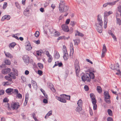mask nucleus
<instances>
[{
	"label": "nucleus",
	"mask_w": 121,
	"mask_h": 121,
	"mask_svg": "<svg viewBox=\"0 0 121 121\" xmlns=\"http://www.w3.org/2000/svg\"><path fill=\"white\" fill-rule=\"evenodd\" d=\"M95 75L94 73L92 72H91L89 73H86L83 74V75L82 76V80L85 82L86 81L87 82H89L91 80V79H94Z\"/></svg>",
	"instance_id": "nucleus-1"
},
{
	"label": "nucleus",
	"mask_w": 121,
	"mask_h": 121,
	"mask_svg": "<svg viewBox=\"0 0 121 121\" xmlns=\"http://www.w3.org/2000/svg\"><path fill=\"white\" fill-rule=\"evenodd\" d=\"M59 8L60 13H61L67 11L69 7L65 4V2L64 0H60Z\"/></svg>",
	"instance_id": "nucleus-2"
},
{
	"label": "nucleus",
	"mask_w": 121,
	"mask_h": 121,
	"mask_svg": "<svg viewBox=\"0 0 121 121\" xmlns=\"http://www.w3.org/2000/svg\"><path fill=\"white\" fill-rule=\"evenodd\" d=\"M4 78L10 82H13L12 79H15L16 77L14 75V73L11 72L9 73L8 75L5 76Z\"/></svg>",
	"instance_id": "nucleus-3"
},
{
	"label": "nucleus",
	"mask_w": 121,
	"mask_h": 121,
	"mask_svg": "<svg viewBox=\"0 0 121 121\" xmlns=\"http://www.w3.org/2000/svg\"><path fill=\"white\" fill-rule=\"evenodd\" d=\"M74 66L76 75L77 76H78L80 69L78 60L77 59L75 61Z\"/></svg>",
	"instance_id": "nucleus-4"
},
{
	"label": "nucleus",
	"mask_w": 121,
	"mask_h": 121,
	"mask_svg": "<svg viewBox=\"0 0 121 121\" xmlns=\"http://www.w3.org/2000/svg\"><path fill=\"white\" fill-rule=\"evenodd\" d=\"M104 100L105 102L108 104H110L111 102L110 99V96L108 92L104 91Z\"/></svg>",
	"instance_id": "nucleus-5"
},
{
	"label": "nucleus",
	"mask_w": 121,
	"mask_h": 121,
	"mask_svg": "<svg viewBox=\"0 0 121 121\" xmlns=\"http://www.w3.org/2000/svg\"><path fill=\"white\" fill-rule=\"evenodd\" d=\"M12 108L13 110L17 109L19 108L20 105L18 102H14L12 103L11 104Z\"/></svg>",
	"instance_id": "nucleus-6"
},
{
	"label": "nucleus",
	"mask_w": 121,
	"mask_h": 121,
	"mask_svg": "<svg viewBox=\"0 0 121 121\" xmlns=\"http://www.w3.org/2000/svg\"><path fill=\"white\" fill-rule=\"evenodd\" d=\"M110 67L111 69L113 70H116L117 71H120L119 65L117 64H114V66L111 64L110 65Z\"/></svg>",
	"instance_id": "nucleus-7"
},
{
	"label": "nucleus",
	"mask_w": 121,
	"mask_h": 121,
	"mask_svg": "<svg viewBox=\"0 0 121 121\" xmlns=\"http://www.w3.org/2000/svg\"><path fill=\"white\" fill-rule=\"evenodd\" d=\"M11 70V69L9 68H6L3 69L2 71V73L4 74H6L10 72Z\"/></svg>",
	"instance_id": "nucleus-8"
},
{
	"label": "nucleus",
	"mask_w": 121,
	"mask_h": 121,
	"mask_svg": "<svg viewBox=\"0 0 121 121\" xmlns=\"http://www.w3.org/2000/svg\"><path fill=\"white\" fill-rule=\"evenodd\" d=\"M62 30L64 31L68 32L69 31V29L68 26L66 24H63L61 26Z\"/></svg>",
	"instance_id": "nucleus-9"
},
{
	"label": "nucleus",
	"mask_w": 121,
	"mask_h": 121,
	"mask_svg": "<svg viewBox=\"0 0 121 121\" xmlns=\"http://www.w3.org/2000/svg\"><path fill=\"white\" fill-rule=\"evenodd\" d=\"M23 59L24 62L26 64L29 63V58L27 55H24L23 57Z\"/></svg>",
	"instance_id": "nucleus-10"
},
{
	"label": "nucleus",
	"mask_w": 121,
	"mask_h": 121,
	"mask_svg": "<svg viewBox=\"0 0 121 121\" xmlns=\"http://www.w3.org/2000/svg\"><path fill=\"white\" fill-rule=\"evenodd\" d=\"M107 49L105 44L103 45V48L102 52L101 57H104L105 55Z\"/></svg>",
	"instance_id": "nucleus-11"
},
{
	"label": "nucleus",
	"mask_w": 121,
	"mask_h": 121,
	"mask_svg": "<svg viewBox=\"0 0 121 121\" xmlns=\"http://www.w3.org/2000/svg\"><path fill=\"white\" fill-rule=\"evenodd\" d=\"M56 98L57 99L61 102L64 103H65L66 102V100L64 99L63 97H60L56 96Z\"/></svg>",
	"instance_id": "nucleus-12"
},
{
	"label": "nucleus",
	"mask_w": 121,
	"mask_h": 121,
	"mask_svg": "<svg viewBox=\"0 0 121 121\" xmlns=\"http://www.w3.org/2000/svg\"><path fill=\"white\" fill-rule=\"evenodd\" d=\"M64 53L63 56V58L65 60H67L68 58V55L67 53V50H65L64 51V52H63Z\"/></svg>",
	"instance_id": "nucleus-13"
},
{
	"label": "nucleus",
	"mask_w": 121,
	"mask_h": 121,
	"mask_svg": "<svg viewBox=\"0 0 121 121\" xmlns=\"http://www.w3.org/2000/svg\"><path fill=\"white\" fill-rule=\"evenodd\" d=\"M98 23L97 24H98V25L99 24L100 26H102L103 25V22L102 18L100 17H99V15L98 16Z\"/></svg>",
	"instance_id": "nucleus-14"
},
{
	"label": "nucleus",
	"mask_w": 121,
	"mask_h": 121,
	"mask_svg": "<svg viewBox=\"0 0 121 121\" xmlns=\"http://www.w3.org/2000/svg\"><path fill=\"white\" fill-rule=\"evenodd\" d=\"M96 25L97 26L96 29L97 31L99 33H101L103 31V29L102 27V26H98V24H96Z\"/></svg>",
	"instance_id": "nucleus-15"
},
{
	"label": "nucleus",
	"mask_w": 121,
	"mask_h": 121,
	"mask_svg": "<svg viewBox=\"0 0 121 121\" xmlns=\"http://www.w3.org/2000/svg\"><path fill=\"white\" fill-rule=\"evenodd\" d=\"M24 15L26 16H29L30 14L29 13V9L26 8L24 10Z\"/></svg>",
	"instance_id": "nucleus-16"
},
{
	"label": "nucleus",
	"mask_w": 121,
	"mask_h": 121,
	"mask_svg": "<svg viewBox=\"0 0 121 121\" xmlns=\"http://www.w3.org/2000/svg\"><path fill=\"white\" fill-rule=\"evenodd\" d=\"M25 45L26 46V50H27L29 51L31 50L32 48V47H31L30 44L29 43H26L25 44Z\"/></svg>",
	"instance_id": "nucleus-17"
},
{
	"label": "nucleus",
	"mask_w": 121,
	"mask_h": 121,
	"mask_svg": "<svg viewBox=\"0 0 121 121\" xmlns=\"http://www.w3.org/2000/svg\"><path fill=\"white\" fill-rule=\"evenodd\" d=\"M112 13L113 12L111 11H110L108 12L105 11L104 13V17H107V16L112 14Z\"/></svg>",
	"instance_id": "nucleus-18"
},
{
	"label": "nucleus",
	"mask_w": 121,
	"mask_h": 121,
	"mask_svg": "<svg viewBox=\"0 0 121 121\" xmlns=\"http://www.w3.org/2000/svg\"><path fill=\"white\" fill-rule=\"evenodd\" d=\"M13 82L10 81L4 82L3 84L4 86H7L11 85Z\"/></svg>",
	"instance_id": "nucleus-19"
},
{
	"label": "nucleus",
	"mask_w": 121,
	"mask_h": 121,
	"mask_svg": "<svg viewBox=\"0 0 121 121\" xmlns=\"http://www.w3.org/2000/svg\"><path fill=\"white\" fill-rule=\"evenodd\" d=\"M63 65L62 63L61 62H59V61H57L55 62V64L53 66V68H54L56 66L58 65L59 67H60Z\"/></svg>",
	"instance_id": "nucleus-20"
},
{
	"label": "nucleus",
	"mask_w": 121,
	"mask_h": 121,
	"mask_svg": "<svg viewBox=\"0 0 121 121\" xmlns=\"http://www.w3.org/2000/svg\"><path fill=\"white\" fill-rule=\"evenodd\" d=\"M104 28L105 29L107 27V24L108 21V19L107 17H104Z\"/></svg>",
	"instance_id": "nucleus-21"
},
{
	"label": "nucleus",
	"mask_w": 121,
	"mask_h": 121,
	"mask_svg": "<svg viewBox=\"0 0 121 121\" xmlns=\"http://www.w3.org/2000/svg\"><path fill=\"white\" fill-rule=\"evenodd\" d=\"M48 87L53 92H55V90L54 88V86L52 84L50 83L48 85Z\"/></svg>",
	"instance_id": "nucleus-22"
},
{
	"label": "nucleus",
	"mask_w": 121,
	"mask_h": 121,
	"mask_svg": "<svg viewBox=\"0 0 121 121\" xmlns=\"http://www.w3.org/2000/svg\"><path fill=\"white\" fill-rule=\"evenodd\" d=\"M60 96L61 97L64 98L67 100H69L70 99V95H66L63 94L61 95Z\"/></svg>",
	"instance_id": "nucleus-23"
},
{
	"label": "nucleus",
	"mask_w": 121,
	"mask_h": 121,
	"mask_svg": "<svg viewBox=\"0 0 121 121\" xmlns=\"http://www.w3.org/2000/svg\"><path fill=\"white\" fill-rule=\"evenodd\" d=\"M32 85L34 88L37 89V86L36 82L35 81L32 80L31 81Z\"/></svg>",
	"instance_id": "nucleus-24"
},
{
	"label": "nucleus",
	"mask_w": 121,
	"mask_h": 121,
	"mask_svg": "<svg viewBox=\"0 0 121 121\" xmlns=\"http://www.w3.org/2000/svg\"><path fill=\"white\" fill-rule=\"evenodd\" d=\"M4 53L6 57L10 58H13V56L9 53L6 52H4Z\"/></svg>",
	"instance_id": "nucleus-25"
},
{
	"label": "nucleus",
	"mask_w": 121,
	"mask_h": 121,
	"mask_svg": "<svg viewBox=\"0 0 121 121\" xmlns=\"http://www.w3.org/2000/svg\"><path fill=\"white\" fill-rule=\"evenodd\" d=\"M76 33L75 35V36L78 35L81 37H83L84 36V35L82 33L79 32L78 31L76 30Z\"/></svg>",
	"instance_id": "nucleus-26"
},
{
	"label": "nucleus",
	"mask_w": 121,
	"mask_h": 121,
	"mask_svg": "<svg viewBox=\"0 0 121 121\" xmlns=\"http://www.w3.org/2000/svg\"><path fill=\"white\" fill-rule=\"evenodd\" d=\"M13 89L9 88L7 89L5 91L6 92L9 94L11 92H12L13 91Z\"/></svg>",
	"instance_id": "nucleus-27"
},
{
	"label": "nucleus",
	"mask_w": 121,
	"mask_h": 121,
	"mask_svg": "<svg viewBox=\"0 0 121 121\" xmlns=\"http://www.w3.org/2000/svg\"><path fill=\"white\" fill-rule=\"evenodd\" d=\"M55 54V57L56 59H58L60 57V55L58 52L57 51H54V54Z\"/></svg>",
	"instance_id": "nucleus-28"
},
{
	"label": "nucleus",
	"mask_w": 121,
	"mask_h": 121,
	"mask_svg": "<svg viewBox=\"0 0 121 121\" xmlns=\"http://www.w3.org/2000/svg\"><path fill=\"white\" fill-rule=\"evenodd\" d=\"M97 90L98 92L99 93H101L102 92V89L100 86H97Z\"/></svg>",
	"instance_id": "nucleus-29"
},
{
	"label": "nucleus",
	"mask_w": 121,
	"mask_h": 121,
	"mask_svg": "<svg viewBox=\"0 0 121 121\" xmlns=\"http://www.w3.org/2000/svg\"><path fill=\"white\" fill-rule=\"evenodd\" d=\"M73 41L74 43V44L78 45L79 43L80 40V39L78 38L75 40H73Z\"/></svg>",
	"instance_id": "nucleus-30"
},
{
	"label": "nucleus",
	"mask_w": 121,
	"mask_h": 121,
	"mask_svg": "<svg viewBox=\"0 0 121 121\" xmlns=\"http://www.w3.org/2000/svg\"><path fill=\"white\" fill-rule=\"evenodd\" d=\"M70 50L71 52L72 53V55L73 54L74 52V49H73V44L72 43H70Z\"/></svg>",
	"instance_id": "nucleus-31"
},
{
	"label": "nucleus",
	"mask_w": 121,
	"mask_h": 121,
	"mask_svg": "<svg viewBox=\"0 0 121 121\" xmlns=\"http://www.w3.org/2000/svg\"><path fill=\"white\" fill-rule=\"evenodd\" d=\"M82 101L81 99H80L78 101L77 104L78 106L82 107Z\"/></svg>",
	"instance_id": "nucleus-32"
},
{
	"label": "nucleus",
	"mask_w": 121,
	"mask_h": 121,
	"mask_svg": "<svg viewBox=\"0 0 121 121\" xmlns=\"http://www.w3.org/2000/svg\"><path fill=\"white\" fill-rule=\"evenodd\" d=\"M16 45V43L15 42H13L9 44V47L10 48H13Z\"/></svg>",
	"instance_id": "nucleus-33"
},
{
	"label": "nucleus",
	"mask_w": 121,
	"mask_h": 121,
	"mask_svg": "<svg viewBox=\"0 0 121 121\" xmlns=\"http://www.w3.org/2000/svg\"><path fill=\"white\" fill-rule=\"evenodd\" d=\"M82 110V107L78 106L76 108V111L78 112H79Z\"/></svg>",
	"instance_id": "nucleus-34"
},
{
	"label": "nucleus",
	"mask_w": 121,
	"mask_h": 121,
	"mask_svg": "<svg viewBox=\"0 0 121 121\" xmlns=\"http://www.w3.org/2000/svg\"><path fill=\"white\" fill-rule=\"evenodd\" d=\"M27 96V95H26L25 97V102L24 104V106H26L27 105L28 100V98Z\"/></svg>",
	"instance_id": "nucleus-35"
},
{
	"label": "nucleus",
	"mask_w": 121,
	"mask_h": 121,
	"mask_svg": "<svg viewBox=\"0 0 121 121\" xmlns=\"http://www.w3.org/2000/svg\"><path fill=\"white\" fill-rule=\"evenodd\" d=\"M54 31V35L56 36H58L60 35V33L58 31H56V30H53Z\"/></svg>",
	"instance_id": "nucleus-36"
},
{
	"label": "nucleus",
	"mask_w": 121,
	"mask_h": 121,
	"mask_svg": "<svg viewBox=\"0 0 121 121\" xmlns=\"http://www.w3.org/2000/svg\"><path fill=\"white\" fill-rule=\"evenodd\" d=\"M13 71L14 72V74L15 76V75H16V76H18V72L17 71V69H13Z\"/></svg>",
	"instance_id": "nucleus-37"
},
{
	"label": "nucleus",
	"mask_w": 121,
	"mask_h": 121,
	"mask_svg": "<svg viewBox=\"0 0 121 121\" xmlns=\"http://www.w3.org/2000/svg\"><path fill=\"white\" fill-rule=\"evenodd\" d=\"M38 65L39 69H42L43 68V64L41 63H38Z\"/></svg>",
	"instance_id": "nucleus-38"
},
{
	"label": "nucleus",
	"mask_w": 121,
	"mask_h": 121,
	"mask_svg": "<svg viewBox=\"0 0 121 121\" xmlns=\"http://www.w3.org/2000/svg\"><path fill=\"white\" fill-rule=\"evenodd\" d=\"M48 57V62L49 63L51 62L52 61L53 59L52 56L51 55H49Z\"/></svg>",
	"instance_id": "nucleus-39"
},
{
	"label": "nucleus",
	"mask_w": 121,
	"mask_h": 121,
	"mask_svg": "<svg viewBox=\"0 0 121 121\" xmlns=\"http://www.w3.org/2000/svg\"><path fill=\"white\" fill-rule=\"evenodd\" d=\"M117 1H115L112 2H108V5L111 6L114 5L116 3Z\"/></svg>",
	"instance_id": "nucleus-40"
},
{
	"label": "nucleus",
	"mask_w": 121,
	"mask_h": 121,
	"mask_svg": "<svg viewBox=\"0 0 121 121\" xmlns=\"http://www.w3.org/2000/svg\"><path fill=\"white\" fill-rule=\"evenodd\" d=\"M117 23L119 25H121V21L120 19L118 18H117Z\"/></svg>",
	"instance_id": "nucleus-41"
},
{
	"label": "nucleus",
	"mask_w": 121,
	"mask_h": 121,
	"mask_svg": "<svg viewBox=\"0 0 121 121\" xmlns=\"http://www.w3.org/2000/svg\"><path fill=\"white\" fill-rule=\"evenodd\" d=\"M92 102L93 104H96V101L95 98H92Z\"/></svg>",
	"instance_id": "nucleus-42"
},
{
	"label": "nucleus",
	"mask_w": 121,
	"mask_h": 121,
	"mask_svg": "<svg viewBox=\"0 0 121 121\" xmlns=\"http://www.w3.org/2000/svg\"><path fill=\"white\" fill-rule=\"evenodd\" d=\"M5 64L7 65H9L10 64V60H6L5 61Z\"/></svg>",
	"instance_id": "nucleus-43"
},
{
	"label": "nucleus",
	"mask_w": 121,
	"mask_h": 121,
	"mask_svg": "<svg viewBox=\"0 0 121 121\" xmlns=\"http://www.w3.org/2000/svg\"><path fill=\"white\" fill-rule=\"evenodd\" d=\"M39 32L38 31H36L34 34L35 36L37 38L39 36Z\"/></svg>",
	"instance_id": "nucleus-44"
},
{
	"label": "nucleus",
	"mask_w": 121,
	"mask_h": 121,
	"mask_svg": "<svg viewBox=\"0 0 121 121\" xmlns=\"http://www.w3.org/2000/svg\"><path fill=\"white\" fill-rule=\"evenodd\" d=\"M43 52V51L42 50H40L39 51H37L36 52L37 54L38 55H40L42 54V53Z\"/></svg>",
	"instance_id": "nucleus-45"
},
{
	"label": "nucleus",
	"mask_w": 121,
	"mask_h": 121,
	"mask_svg": "<svg viewBox=\"0 0 121 121\" xmlns=\"http://www.w3.org/2000/svg\"><path fill=\"white\" fill-rule=\"evenodd\" d=\"M12 92L13 93H15L16 95H17L19 92L18 90L17 89H13V91Z\"/></svg>",
	"instance_id": "nucleus-46"
},
{
	"label": "nucleus",
	"mask_w": 121,
	"mask_h": 121,
	"mask_svg": "<svg viewBox=\"0 0 121 121\" xmlns=\"http://www.w3.org/2000/svg\"><path fill=\"white\" fill-rule=\"evenodd\" d=\"M108 115L110 116H112V112L111 110L110 109H108Z\"/></svg>",
	"instance_id": "nucleus-47"
},
{
	"label": "nucleus",
	"mask_w": 121,
	"mask_h": 121,
	"mask_svg": "<svg viewBox=\"0 0 121 121\" xmlns=\"http://www.w3.org/2000/svg\"><path fill=\"white\" fill-rule=\"evenodd\" d=\"M117 10L120 13V15L121 16V5L118 7Z\"/></svg>",
	"instance_id": "nucleus-48"
},
{
	"label": "nucleus",
	"mask_w": 121,
	"mask_h": 121,
	"mask_svg": "<svg viewBox=\"0 0 121 121\" xmlns=\"http://www.w3.org/2000/svg\"><path fill=\"white\" fill-rule=\"evenodd\" d=\"M17 97L18 98L21 99L22 98V95L20 93H18L17 95Z\"/></svg>",
	"instance_id": "nucleus-49"
},
{
	"label": "nucleus",
	"mask_w": 121,
	"mask_h": 121,
	"mask_svg": "<svg viewBox=\"0 0 121 121\" xmlns=\"http://www.w3.org/2000/svg\"><path fill=\"white\" fill-rule=\"evenodd\" d=\"M5 16V18H6V19L7 20H9L10 19V16L8 15H6Z\"/></svg>",
	"instance_id": "nucleus-50"
},
{
	"label": "nucleus",
	"mask_w": 121,
	"mask_h": 121,
	"mask_svg": "<svg viewBox=\"0 0 121 121\" xmlns=\"http://www.w3.org/2000/svg\"><path fill=\"white\" fill-rule=\"evenodd\" d=\"M7 6V4L6 2H4L3 6V9H5Z\"/></svg>",
	"instance_id": "nucleus-51"
},
{
	"label": "nucleus",
	"mask_w": 121,
	"mask_h": 121,
	"mask_svg": "<svg viewBox=\"0 0 121 121\" xmlns=\"http://www.w3.org/2000/svg\"><path fill=\"white\" fill-rule=\"evenodd\" d=\"M84 88L86 91H87L89 90V87L87 85H85L84 87Z\"/></svg>",
	"instance_id": "nucleus-52"
},
{
	"label": "nucleus",
	"mask_w": 121,
	"mask_h": 121,
	"mask_svg": "<svg viewBox=\"0 0 121 121\" xmlns=\"http://www.w3.org/2000/svg\"><path fill=\"white\" fill-rule=\"evenodd\" d=\"M76 23V22H71L70 23V25L73 26H74Z\"/></svg>",
	"instance_id": "nucleus-53"
},
{
	"label": "nucleus",
	"mask_w": 121,
	"mask_h": 121,
	"mask_svg": "<svg viewBox=\"0 0 121 121\" xmlns=\"http://www.w3.org/2000/svg\"><path fill=\"white\" fill-rule=\"evenodd\" d=\"M107 121H113V119L111 117H109L107 119Z\"/></svg>",
	"instance_id": "nucleus-54"
},
{
	"label": "nucleus",
	"mask_w": 121,
	"mask_h": 121,
	"mask_svg": "<svg viewBox=\"0 0 121 121\" xmlns=\"http://www.w3.org/2000/svg\"><path fill=\"white\" fill-rule=\"evenodd\" d=\"M4 91L3 90H0V95H3L4 94Z\"/></svg>",
	"instance_id": "nucleus-55"
},
{
	"label": "nucleus",
	"mask_w": 121,
	"mask_h": 121,
	"mask_svg": "<svg viewBox=\"0 0 121 121\" xmlns=\"http://www.w3.org/2000/svg\"><path fill=\"white\" fill-rule=\"evenodd\" d=\"M93 104V109L94 110H96L97 109V105L96 104Z\"/></svg>",
	"instance_id": "nucleus-56"
},
{
	"label": "nucleus",
	"mask_w": 121,
	"mask_h": 121,
	"mask_svg": "<svg viewBox=\"0 0 121 121\" xmlns=\"http://www.w3.org/2000/svg\"><path fill=\"white\" fill-rule=\"evenodd\" d=\"M70 21V19H67L65 22L66 24H69Z\"/></svg>",
	"instance_id": "nucleus-57"
},
{
	"label": "nucleus",
	"mask_w": 121,
	"mask_h": 121,
	"mask_svg": "<svg viewBox=\"0 0 121 121\" xmlns=\"http://www.w3.org/2000/svg\"><path fill=\"white\" fill-rule=\"evenodd\" d=\"M9 101V100L7 98H4L3 100V102H8Z\"/></svg>",
	"instance_id": "nucleus-58"
},
{
	"label": "nucleus",
	"mask_w": 121,
	"mask_h": 121,
	"mask_svg": "<svg viewBox=\"0 0 121 121\" xmlns=\"http://www.w3.org/2000/svg\"><path fill=\"white\" fill-rule=\"evenodd\" d=\"M43 102L44 103L47 104L48 103V101L47 99H44L43 100Z\"/></svg>",
	"instance_id": "nucleus-59"
},
{
	"label": "nucleus",
	"mask_w": 121,
	"mask_h": 121,
	"mask_svg": "<svg viewBox=\"0 0 121 121\" xmlns=\"http://www.w3.org/2000/svg\"><path fill=\"white\" fill-rule=\"evenodd\" d=\"M21 78L23 82H25L26 81V78L23 76H22Z\"/></svg>",
	"instance_id": "nucleus-60"
},
{
	"label": "nucleus",
	"mask_w": 121,
	"mask_h": 121,
	"mask_svg": "<svg viewBox=\"0 0 121 121\" xmlns=\"http://www.w3.org/2000/svg\"><path fill=\"white\" fill-rule=\"evenodd\" d=\"M38 73L39 75H41L43 73L42 71L40 70H39L38 71Z\"/></svg>",
	"instance_id": "nucleus-61"
},
{
	"label": "nucleus",
	"mask_w": 121,
	"mask_h": 121,
	"mask_svg": "<svg viewBox=\"0 0 121 121\" xmlns=\"http://www.w3.org/2000/svg\"><path fill=\"white\" fill-rule=\"evenodd\" d=\"M53 30H55V29H50V33L51 34H53V32H54V31H53Z\"/></svg>",
	"instance_id": "nucleus-62"
},
{
	"label": "nucleus",
	"mask_w": 121,
	"mask_h": 121,
	"mask_svg": "<svg viewBox=\"0 0 121 121\" xmlns=\"http://www.w3.org/2000/svg\"><path fill=\"white\" fill-rule=\"evenodd\" d=\"M35 43L37 44H39L40 43V41L39 40L35 41Z\"/></svg>",
	"instance_id": "nucleus-63"
},
{
	"label": "nucleus",
	"mask_w": 121,
	"mask_h": 121,
	"mask_svg": "<svg viewBox=\"0 0 121 121\" xmlns=\"http://www.w3.org/2000/svg\"><path fill=\"white\" fill-rule=\"evenodd\" d=\"M111 36L114 40H116L117 39L116 38V37L115 35H114L113 34L111 35Z\"/></svg>",
	"instance_id": "nucleus-64"
}]
</instances>
